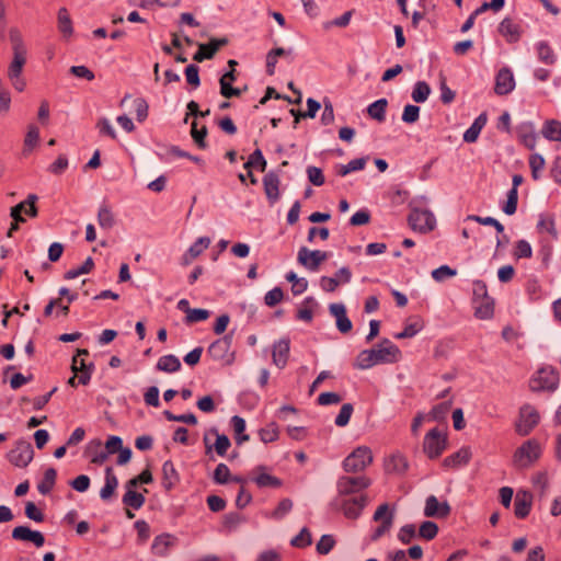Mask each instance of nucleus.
<instances>
[{"label": "nucleus", "mask_w": 561, "mask_h": 561, "mask_svg": "<svg viewBox=\"0 0 561 561\" xmlns=\"http://www.w3.org/2000/svg\"><path fill=\"white\" fill-rule=\"evenodd\" d=\"M9 38L12 45L13 58L8 67V78H14L22 75L23 67L26 64L27 49L18 28H10Z\"/></svg>", "instance_id": "nucleus-1"}, {"label": "nucleus", "mask_w": 561, "mask_h": 561, "mask_svg": "<svg viewBox=\"0 0 561 561\" xmlns=\"http://www.w3.org/2000/svg\"><path fill=\"white\" fill-rule=\"evenodd\" d=\"M540 443L535 439L524 442L513 455V465L516 468L525 469L533 466L541 456Z\"/></svg>", "instance_id": "nucleus-2"}, {"label": "nucleus", "mask_w": 561, "mask_h": 561, "mask_svg": "<svg viewBox=\"0 0 561 561\" xmlns=\"http://www.w3.org/2000/svg\"><path fill=\"white\" fill-rule=\"evenodd\" d=\"M373 462V453L367 446H359L354 449L343 461V469L346 472L364 471Z\"/></svg>", "instance_id": "nucleus-3"}, {"label": "nucleus", "mask_w": 561, "mask_h": 561, "mask_svg": "<svg viewBox=\"0 0 561 561\" xmlns=\"http://www.w3.org/2000/svg\"><path fill=\"white\" fill-rule=\"evenodd\" d=\"M371 484V480L366 476H343L336 482L339 495L346 496L358 493L367 489Z\"/></svg>", "instance_id": "nucleus-4"}, {"label": "nucleus", "mask_w": 561, "mask_h": 561, "mask_svg": "<svg viewBox=\"0 0 561 561\" xmlns=\"http://www.w3.org/2000/svg\"><path fill=\"white\" fill-rule=\"evenodd\" d=\"M539 420L538 411L534 407L525 404L520 408L519 419L515 425L517 434L527 436L538 425Z\"/></svg>", "instance_id": "nucleus-5"}, {"label": "nucleus", "mask_w": 561, "mask_h": 561, "mask_svg": "<svg viewBox=\"0 0 561 561\" xmlns=\"http://www.w3.org/2000/svg\"><path fill=\"white\" fill-rule=\"evenodd\" d=\"M7 457L13 466L25 468L33 460L34 450L31 443L21 439L15 443Z\"/></svg>", "instance_id": "nucleus-6"}, {"label": "nucleus", "mask_w": 561, "mask_h": 561, "mask_svg": "<svg viewBox=\"0 0 561 561\" xmlns=\"http://www.w3.org/2000/svg\"><path fill=\"white\" fill-rule=\"evenodd\" d=\"M393 517L394 513L393 511H390V507L387 503H383L378 506L373 516V519L375 522H380V525L371 534L373 541L378 540L390 530L393 524Z\"/></svg>", "instance_id": "nucleus-7"}, {"label": "nucleus", "mask_w": 561, "mask_h": 561, "mask_svg": "<svg viewBox=\"0 0 561 561\" xmlns=\"http://www.w3.org/2000/svg\"><path fill=\"white\" fill-rule=\"evenodd\" d=\"M409 225L414 231L426 233L435 228L436 219L430 210L413 209L409 215Z\"/></svg>", "instance_id": "nucleus-8"}, {"label": "nucleus", "mask_w": 561, "mask_h": 561, "mask_svg": "<svg viewBox=\"0 0 561 561\" xmlns=\"http://www.w3.org/2000/svg\"><path fill=\"white\" fill-rule=\"evenodd\" d=\"M446 448V437L437 428L431 430L424 437L423 450L428 458H438Z\"/></svg>", "instance_id": "nucleus-9"}, {"label": "nucleus", "mask_w": 561, "mask_h": 561, "mask_svg": "<svg viewBox=\"0 0 561 561\" xmlns=\"http://www.w3.org/2000/svg\"><path fill=\"white\" fill-rule=\"evenodd\" d=\"M328 253L320 250L310 251L306 247H302L298 251L297 261L299 264L310 271H318L319 266L327 261Z\"/></svg>", "instance_id": "nucleus-10"}, {"label": "nucleus", "mask_w": 561, "mask_h": 561, "mask_svg": "<svg viewBox=\"0 0 561 561\" xmlns=\"http://www.w3.org/2000/svg\"><path fill=\"white\" fill-rule=\"evenodd\" d=\"M36 202L37 196L35 194H30L25 201L13 206L10 213L13 220L24 222L25 219L22 217V213H25L32 218L36 217L38 214Z\"/></svg>", "instance_id": "nucleus-11"}, {"label": "nucleus", "mask_w": 561, "mask_h": 561, "mask_svg": "<svg viewBox=\"0 0 561 561\" xmlns=\"http://www.w3.org/2000/svg\"><path fill=\"white\" fill-rule=\"evenodd\" d=\"M376 354L377 363H394L399 359L401 352L399 347L385 339L377 348L371 350Z\"/></svg>", "instance_id": "nucleus-12"}, {"label": "nucleus", "mask_w": 561, "mask_h": 561, "mask_svg": "<svg viewBox=\"0 0 561 561\" xmlns=\"http://www.w3.org/2000/svg\"><path fill=\"white\" fill-rule=\"evenodd\" d=\"M227 44V38H213L207 44H198V50L194 54L193 59L197 62L211 59L216 53Z\"/></svg>", "instance_id": "nucleus-13"}, {"label": "nucleus", "mask_w": 561, "mask_h": 561, "mask_svg": "<svg viewBox=\"0 0 561 561\" xmlns=\"http://www.w3.org/2000/svg\"><path fill=\"white\" fill-rule=\"evenodd\" d=\"M14 540L32 542L35 547L41 548L45 543L44 535L38 530H32L27 526H16L12 530Z\"/></svg>", "instance_id": "nucleus-14"}, {"label": "nucleus", "mask_w": 561, "mask_h": 561, "mask_svg": "<svg viewBox=\"0 0 561 561\" xmlns=\"http://www.w3.org/2000/svg\"><path fill=\"white\" fill-rule=\"evenodd\" d=\"M367 495L360 494L359 496H355L353 499L343 500L341 502V507L345 517L356 519L362 514V511L367 505Z\"/></svg>", "instance_id": "nucleus-15"}, {"label": "nucleus", "mask_w": 561, "mask_h": 561, "mask_svg": "<svg viewBox=\"0 0 561 561\" xmlns=\"http://www.w3.org/2000/svg\"><path fill=\"white\" fill-rule=\"evenodd\" d=\"M558 377L552 368H542L537 373V377L531 380L533 390H553Z\"/></svg>", "instance_id": "nucleus-16"}, {"label": "nucleus", "mask_w": 561, "mask_h": 561, "mask_svg": "<svg viewBox=\"0 0 561 561\" xmlns=\"http://www.w3.org/2000/svg\"><path fill=\"white\" fill-rule=\"evenodd\" d=\"M351 271L347 267H341L334 277L322 276L320 287L328 293L334 291L340 284H346L351 280Z\"/></svg>", "instance_id": "nucleus-17"}, {"label": "nucleus", "mask_w": 561, "mask_h": 561, "mask_svg": "<svg viewBox=\"0 0 561 561\" xmlns=\"http://www.w3.org/2000/svg\"><path fill=\"white\" fill-rule=\"evenodd\" d=\"M450 514L447 502L439 503L435 495H430L425 501L424 515L426 517L445 518Z\"/></svg>", "instance_id": "nucleus-18"}, {"label": "nucleus", "mask_w": 561, "mask_h": 561, "mask_svg": "<svg viewBox=\"0 0 561 561\" xmlns=\"http://www.w3.org/2000/svg\"><path fill=\"white\" fill-rule=\"evenodd\" d=\"M515 88L513 72L508 68H502L495 78L494 91L497 95H506Z\"/></svg>", "instance_id": "nucleus-19"}, {"label": "nucleus", "mask_w": 561, "mask_h": 561, "mask_svg": "<svg viewBox=\"0 0 561 561\" xmlns=\"http://www.w3.org/2000/svg\"><path fill=\"white\" fill-rule=\"evenodd\" d=\"M533 494L529 491H518L514 501V514L517 518H526L531 510Z\"/></svg>", "instance_id": "nucleus-20"}, {"label": "nucleus", "mask_w": 561, "mask_h": 561, "mask_svg": "<svg viewBox=\"0 0 561 561\" xmlns=\"http://www.w3.org/2000/svg\"><path fill=\"white\" fill-rule=\"evenodd\" d=\"M237 79V71L236 69H230L226 73L221 76L219 79V85H220V94L226 99H231L233 96H240L241 95V89L240 88H233L232 82Z\"/></svg>", "instance_id": "nucleus-21"}, {"label": "nucleus", "mask_w": 561, "mask_h": 561, "mask_svg": "<svg viewBox=\"0 0 561 561\" xmlns=\"http://www.w3.org/2000/svg\"><path fill=\"white\" fill-rule=\"evenodd\" d=\"M472 453L470 447L463 446L458 451L451 454L443 460V466L448 469H457L467 465L471 459Z\"/></svg>", "instance_id": "nucleus-22"}, {"label": "nucleus", "mask_w": 561, "mask_h": 561, "mask_svg": "<svg viewBox=\"0 0 561 561\" xmlns=\"http://www.w3.org/2000/svg\"><path fill=\"white\" fill-rule=\"evenodd\" d=\"M499 33L506 42L516 43L522 36V27L519 24L515 23L513 19L505 18L499 25Z\"/></svg>", "instance_id": "nucleus-23"}, {"label": "nucleus", "mask_w": 561, "mask_h": 561, "mask_svg": "<svg viewBox=\"0 0 561 561\" xmlns=\"http://www.w3.org/2000/svg\"><path fill=\"white\" fill-rule=\"evenodd\" d=\"M94 369L93 363L87 364L83 358L78 359L77 356H73L71 363V370L73 374H80L78 377V382L81 385H88L91 379V374Z\"/></svg>", "instance_id": "nucleus-24"}, {"label": "nucleus", "mask_w": 561, "mask_h": 561, "mask_svg": "<svg viewBox=\"0 0 561 561\" xmlns=\"http://www.w3.org/2000/svg\"><path fill=\"white\" fill-rule=\"evenodd\" d=\"M265 468L263 466H259L253 470V473L256 476L253 478V481L257 484L259 488H279L282 486V481L277 477H274L270 473H266Z\"/></svg>", "instance_id": "nucleus-25"}, {"label": "nucleus", "mask_w": 561, "mask_h": 561, "mask_svg": "<svg viewBox=\"0 0 561 561\" xmlns=\"http://www.w3.org/2000/svg\"><path fill=\"white\" fill-rule=\"evenodd\" d=\"M408 467V460L402 454H393L385 461V470L388 473L403 474Z\"/></svg>", "instance_id": "nucleus-26"}, {"label": "nucleus", "mask_w": 561, "mask_h": 561, "mask_svg": "<svg viewBox=\"0 0 561 561\" xmlns=\"http://www.w3.org/2000/svg\"><path fill=\"white\" fill-rule=\"evenodd\" d=\"M279 178L274 172H268L263 179L264 192L271 203L279 198Z\"/></svg>", "instance_id": "nucleus-27"}, {"label": "nucleus", "mask_w": 561, "mask_h": 561, "mask_svg": "<svg viewBox=\"0 0 561 561\" xmlns=\"http://www.w3.org/2000/svg\"><path fill=\"white\" fill-rule=\"evenodd\" d=\"M289 356V340L283 339L274 344L273 346V363L283 368L287 364Z\"/></svg>", "instance_id": "nucleus-28"}, {"label": "nucleus", "mask_w": 561, "mask_h": 561, "mask_svg": "<svg viewBox=\"0 0 561 561\" xmlns=\"http://www.w3.org/2000/svg\"><path fill=\"white\" fill-rule=\"evenodd\" d=\"M57 27L62 38L69 39L73 34L72 20L66 8H60L57 13Z\"/></svg>", "instance_id": "nucleus-29"}, {"label": "nucleus", "mask_w": 561, "mask_h": 561, "mask_svg": "<svg viewBox=\"0 0 561 561\" xmlns=\"http://www.w3.org/2000/svg\"><path fill=\"white\" fill-rule=\"evenodd\" d=\"M118 486V479L114 473V470L112 467H107L105 469V484L100 491V496L103 501L111 500L115 491Z\"/></svg>", "instance_id": "nucleus-30"}, {"label": "nucleus", "mask_w": 561, "mask_h": 561, "mask_svg": "<svg viewBox=\"0 0 561 561\" xmlns=\"http://www.w3.org/2000/svg\"><path fill=\"white\" fill-rule=\"evenodd\" d=\"M244 169L248 170L249 179L251 184H256L257 180L252 173V168H259L260 171L264 172L266 169V160L264 159L262 151L260 149L254 150V152L249 157V160L244 163Z\"/></svg>", "instance_id": "nucleus-31"}, {"label": "nucleus", "mask_w": 561, "mask_h": 561, "mask_svg": "<svg viewBox=\"0 0 561 561\" xmlns=\"http://www.w3.org/2000/svg\"><path fill=\"white\" fill-rule=\"evenodd\" d=\"M180 481V476L171 460L162 466V485L167 491L172 490Z\"/></svg>", "instance_id": "nucleus-32"}, {"label": "nucleus", "mask_w": 561, "mask_h": 561, "mask_svg": "<svg viewBox=\"0 0 561 561\" xmlns=\"http://www.w3.org/2000/svg\"><path fill=\"white\" fill-rule=\"evenodd\" d=\"M231 346V336L226 335L213 342L208 347V353L215 359H225Z\"/></svg>", "instance_id": "nucleus-33"}, {"label": "nucleus", "mask_w": 561, "mask_h": 561, "mask_svg": "<svg viewBox=\"0 0 561 561\" xmlns=\"http://www.w3.org/2000/svg\"><path fill=\"white\" fill-rule=\"evenodd\" d=\"M87 454L91 457V462L94 465L104 463L108 457L101 439L91 440L87 447Z\"/></svg>", "instance_id": "nucleus-34"}, {"label": "nucleus", "mask_w": 561, "mask_h": 561, "mask_svg": "<svg viewBox=\"0 0 561 561\" xmlns=\"http://www.w3.org/2000/svg\"><path fill=\"white\" fill-rule=\"evenodd\" d=\"M474 314L479 319H490L494 313V301L491 297L474 299Z\"/></svg>", "instance_id": "nucleus-35"}, {"label": "nucleus", "mask_w": 561, "mask_h": 561, "mask_svg": "<svg viewBox=\"0 0 561 561\" xmlns=\"http://www.w3.org/2000/svg\"><path fill=\"white\" fill-rule=\"evenodd\" d=\"M174 540L173 537L169 534H162L154 538L151 551L153 554L159 557L167 556L169 549L173 546Z\"/></svg>", "instance_id": "nucleus-36"}, {"label": "nucleus", "mask_w": 561, "mask_h": 561, "mask_svg": "<svg viewBox=\"0 0 561 561\" xmlns=\"http://www.w3.org/2000/svg\"><path fill=\"white\" fill-rule=\"evenodd\" d=\"M541 134L550 141H561V122L557 119L546 121Z\"/></svg>", "instance_id": "nucleus-37"}, {"label": "nucleus", "mask_w": 561, "mask_h": 561, "mask_svg": "<svg viewBox=\"0 0 561 561\" xmlns=\"http://www.w3.org/2000/svg\"><path fill=\"white\" fill-rule=\"evenodd\" d=\"M518 139L528 149L533 150L536 146V134L530 124H524L518 127Z\"/></svg>", "instance_id": "nucleus-38"}, {"label": "nucleus", "mask_w": 561, "mask_h": 561, "mask_svg": "<svg viewBox=\"0 0 561 561\" xmlns=\"http://www.w3.org/2000/svg\"><path fill=\"white\" fill-rule=\"evenodd\" d=\"M538 59L548 66H551L556 62L557 57L554 55V51L552 47L549 45L548 42L541 41L536 46Z\"/></svg>", "instance_id": "nucleus-39"}, {"label": "nucleus", "mask_w": 561, "mask_h": 561, "mask_svg": "<svg viewBox=\"0 0 561 561\" xmlns=\"http://www.w3.org/2000/svg\"><path fill=\"white\" fill-rule=\"evenodd\" d=\"M181 362L174 355H164L159 358L157 369L165 373H175L180 370Z\"/></svg>", "instance_id": "nucleus-40"}, {"label": "nucleus", "mask_w": 561, "mask_h": 561, "mask_svg": "<svg viewBox=\"0 0 561 561\" xmlns=\"http://www.w3.org/2000/svg\"><path fill=\"white\" fill-rule=\"evenodd\" d=\"M57 471L54 468L46 469L43 480L38 483L37 490L41 494H48L56 483Z\"/></svg>", "instance_id": "nucleus-41"}, {"label": "nucleus", "mask_w": 561, "mask_h": 561, "mask_svg": "<svg viewBox=\"0 0 561 561\" xmlns=\"http://www.w3.org/2000/svg\"><path fill=\"white\" fill-rule=\"evenodd\" d=\"M387 105L388 101L386 99H379L367 107V113L371 118L378 122H383L386 118Z\"/></svg>", "instance_id": "nucleus-42"}, {"label": "nucleus", "mask_w": 561, "mask_h": 561, "mask_svg": "<svg viewBox=\"0 0 561 561\" xmlns=\"http://www.w3.org/2000/svg\"><path fill=\"white\" fill-rule=\"evenodd\" d=\"M210 434H214L216 436V442L214 444V449L218 456H226L228 449L231 446L230 439L225 434H219L217 428H210Z\"/></svg>", "instance_id": "nucleus-43"}, {"label": "nucleus", "mask_w": 561, "mask_h": 561, "mask_svg": "<svg viewBox=\"0 0 561 561\" xmlns=\"http://www.w3.org/2000/svg\"><path fill=\"white\" fill-rule=\"evenodd\" d=\"M316 306V300L312 297H307L297 311V319L305 322H311L313 318V308Z\"/></svg>", "instance_id": "nucleus-44"}, {"label": "nucleus", "mask_w": 561, "mask_h": 561, "mask_svg": "<svg viewBox=\"0 0 561 561\" xmlns=\"http://www.w3.org/2000/svg\"><path fill=\"white\" fill-rule=\"evenodd\" d=\"M485 123H486L485 116L480 115L463 134V140L466 142H474L478 139L479 134H480L481 129L483 128V126L485 125Z\"/></svg>", "instance_id": "nucleus-45"}, {"label": "nucleus", "mask_w": 561, "mask_h": 561, "mask_svg": "<svg viewBox=\"0 0 561 561\" xmlns=\"http://www.w3.org/2000/svg\"><path fill=\"white\" fill-rule=\"evenodd\" d=\"M123 503L134 510H139L145 503V496L141 493L136 492L134 489H126V493L123 496Z\"/></svg>", "instance_id": "nucleus-46"}, {"label": "nucleus", "mask_w": 561, "mask_h": 561, "mask_svg": "<svg viewBox=\"0 0 561 561\" xmlns=\"http://www.w3.org/2000/svg\"><path fill=\"white\" fill-rule=\"evenodd\" d=\"M39 129L34 124L28 125L27 133L24 139V153L31 152L38 144Z\"/></svg>", "instance_id": "nucleus-47"}, {"label": "nucleus", "mask_w": 561, "mask_h": 561, "mask_svg": "<svg viewBox=\"0 0 561 561\" xmlns=\"http://www.w3.org/2000/svg\"><path fill=\"white\" fill-rule=\"evenodd\" d=\"M98 222L103 229H111L115 225V218L107 205H102L98 213Z\"/></svg>", "instance_id": "nucleus-48"}, {"label": "nucleus", "mask_w": 561, "mask_h": 561, "mask_svg": "<svg viewBox=\"0 0 561 561\" xmlns=\"http://www.w3.org/2000/svg\"><path fill=\"white\" fill-rule=\"evenodd\" d=\"M376 364H378L376 360V354L371 350H365L358 354L355 367L359 369H368Z\"/></svg>", "instance_id": "nucleus-49"}, {"label": "nucleus", "mask_w": 561, "mask_h": 561, "mask_svg": "<svg viewBox=\"0 0 561 561\" xmlns=\"http://www.w3.org/2000/svg\"><path fill=\"white\" fill-rule=\"evenodd\" d=\"M431 93V88L425 81H419L415 83L412 91V99L416 103H423L427 100Z\"/></svg>", "instance_id": "nucleus-50"}, {"label": "nucleus", "mask_w": 561, "mask_h": 561, "mask_svg": "<svg viewBox=\"0 0 561 561\" xmlns=\"http://www.w3.org/2000/svg\"><path fill=\"white\" fill-rule=\"evenodd\" d=\"M260 438L263 443H272L278 439L279 431L276 423L272 422L266 427L259 431Z\"/></svg>", "instance_id": "nucleus-51"}, {"label": "nucleus", "mask_w": 561, "mask_h": 561, "mask_svg": "<svg viewBox=\"0 0 561 561\" xmlns=\"http://www.w3.org/2000/svg\"><path fill=\"white\" fill-rule=\"evenodd\" d=\"M286 279L291 283V291L295 296L302 294L308 287L307 279L298 278L294 272L287 273Z\"/></svg>", "instance_id": "nucleus-52"}, {"label": "nucleus", "mask_w": 561, "mask_h": 561, "mask_svg": "<svg viewBox=\"0 0 561 561\" xmlns=\"http://www.w3.org/2000/svg\"><path fill=\"white\" fill-rule=\"evenodd\" d=\"M366 158L354 159L345 165H340L337 174L341 176H345L350 172L363 170L366 165Z\"/></svg>", "instance_id": "nucleus-53"}, {"label": "nucleus", "mask_w": 561, "mask_h": 561, "mask_svg": "<svg viewBox=\"0 0 561 561\" xmlns=\"http://www.w3.org/2000/svg\"><path fill=\"white\" fill-rule=\"evenodd\" d=\"M546 161L542 156L538 153H533L529 157V167L531 170V176L534 180H538L540 178V171L545 168Z\"/></svg>", "instance_id": "nucleus-54"}, {"label": "nucleus", "mask_w": 561, "mask_h": 561, "mask_svg": "<svg viewBox=\"0 0 561 561\" xmlns=\"http://www.w3.org/2000/svg\"><path fill=\"white\" fill-rule=\"evenodd\" d=\"M437 533L438 526L434 522L426 520L423 522L420 526L419 537L426 540H432L436 537Z\"/></svg>", "instance_id": "nucleus-55"}, {"label": "nucleus", "mask_w": 561, "mask_h": 561, "mask_svg": "<svg viewBox=\"0 0 561 561\" xmlns=\"http://www.w3.org/2000/svg\"><path fill=\"white\" fill-rule=\"evenodd\" d=\"M535 488L539 491L540 497L545 496L549 489L548 473L545 471L537 472L533 478Z\"/></svg>", "instance_id": "nucleus-56"}, {"label": "nucleus", "mask_w": 561, "mask_h": 561, "mask_svg": "<svg viewBox=\"0 0 561 561\" xmlns=\"http://www.w3.org/2000/svg\"><path fill=\"white\" fill-rule=\"evenodd\" d=\"M423 328V321L415 319L413 322L408 323L404 330L394 335L396 339H408L414 336Z\"/></svg>", "instance_id": "nucleus-57"}, {"label": "nucleus", "mask_w": 561, "mask_h": 561, "mask_svg": "<svg viewBox=\"0 0 561 561\" xmlns=\"http://www.w3.org/2000/svg\"><path fill=\"white\" fill-rule=\"evenodd\" d=\"M191 136L194 139L195 144L204 149L206 148L205 138L207 136V127L203 126L201 129L197 128V123L194 121L191 126Z\"/></svg>", "instance_id": "nucleus-58"}, {"label": "nucleus", "mask_w": 561, "mask_h": 561, "mask_svg": "<svg viewBox=\"0 0 561 561\" xmlns=\"http://www.w3.org/2000/svg\"><path fill=\"white\" fill-rule=\"evenodd\" d=\"M312 542V537L307 527H304L300 533L291 539V546L297 548H306Z\"/></svg>", "instance_id": "nucleus-59"}, {"label": "nucleus", "mask_w": 561, "mask_h": 561, "mask_svg": "<svg viewBox=\"0 0 561 561\" xmlns=\"http://www.w3.org/2000/svg\"><path fill=\"white\" fill-rule=\"evenodd\" d=\"M210 244V239L207 237L198 238L187 250L191 256L198 257Z\"/></svg>", "instance_id": "nucleus-60"}, {"label": "nucleus", "mask_w": 561, "mask_h": 561, "mask_svg": "<svg viewBox=\"0 0 561 561\" xmlns=\"http://www.w3.org/2000/svg\"><path fill=\"white\" fill-rule=\"evenodd\" d=\"M353 405L351 403H344L341 407L340 413L335 419V424L340 427L346 426L350 422V419L353 414Z\"/></svg>", "instance_id": "nucleus-61"}, {"label": "nucleus", "mask_w": 561, "mask_h": 561, "mask_svg": "<svg viewBox=\"0 0 561 561\" xmlns=\"http://www.w3.org/2000/svg\"><path fill=\"white\" fill-rule=\"evenodd\" d=\"M538 229L540 232H547L552 238H557V229L554 225V220L550 216H542L538 222Z\"/></svg>", "instance_id": "nucleus-62"}, {"label": "nucleus", "mask_w": 561, "mask_h": 561, "mask_svg": "<svg viewBox=\"0 0 561 561\" xmlns=\"http://www.w3.org/2000/svg\"><path fill=\"white\" fill-rule=\"evenodd\" d=\"M335 540L331 535H323L317 543V552L319 554H328L334 547Z\"/></svg>", "instance_id": "nucleus-63"}, {"label": "nucleus", "mask_w": 561, "mask_h": 561, "mask_svg": "<svg viewBox=\"0 0 561 561\" xmlns=\"http://www.w3.org/2000/svg\"><path fill=\"white\" fill-rule=\"evenodd\" d=\"M213 479L218 484H226L230 479V470L228 466L219 463L214 471Z\"/></svg>", "instance_id": "nucleus-64"}]
</instances>
